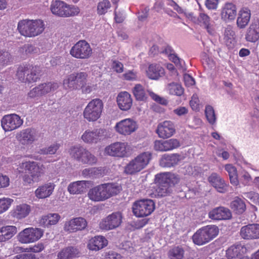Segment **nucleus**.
<instances>
[{"instance_id": "c9c22d12", "label": "nucleus", "mask_w": 259, "mask_h": 259, "mask_svg": "<svg viewBox=\"0 0 259 259\" xmlns=\"http://www.w3.org/2000/svg\"><path fill=\"white\" fill-rule=\"evenodd\" d=\"M232 217L230 210L224 207H219L211 210V219L221 220L229 219Z\"/></svg>"}, {"instance_id": "13d9d810", "label": "nucleus", "mask_w": 259, "mask_h": 259, "mask_svg": "<svg viewBox=\"0 0 259 259\" xmlns=\"http://www.w3.org/2000/svg\"><path fill=\"white\" fill-rule=\"evenodd\" d=\"M60 145L58 144H54L51 145L47 148H44L41 150V153L44 154H54L59 149Z\"/></svg>"}, {"instance_id": "c03bdc74", "label": "nucleus", "mask_w": 259, "mask_h": 259, "mask_svg": "<svg viewBox=\"0 0 259 259\" xmlns=\"http://www.w3.org/2000/svg\"><path fill=\"white\" fill-rule=\"evenodd\" d=\"M211 185L219 192L223 193L226 191L224 180L215 173L211 174Z\"/></svg>"}, {"instance_id": "8fccbe9b", "label": "nucleus", "mask_w": 259, "mask_h": 259, "mask_svg": "<svg viewBox=\"0 0 259 259\" xmlns=\"http://www.w3.org/2000/svg\"><path fill=\"white\" fill-rule=\"evenodd\" d=\"M168 92L171 95L181 96L184 93L183 88L179 84L170 83L167 87Z\"/></svg>"}, {"instance_id": "052dcab7", "label": "nucleus", "mask_w": 259, "mask_h": 259, "mask_svg": "<svg viewBox=\"0 0 259 259\" xmlns=\"http://www.w3.org/2000/svg\"><path fill=\"white\" fill-rule=\"evenodd\" d=\"M87 79L84 81V83L80 86V89L81 90L82 93L83 94H89L95 90L94 85L92 84H87Z\"/></svg>"}, {"instance_id": "de8ad7c7", "label": "nucleus", "mask_w": 259, "mask_h": 259, "mask_svg": "<svg viewBox=\"0 0 259 259\" xmlns=\"http://www.w3.org/2000/svg\"><path fill=\"white\" fill-rule=\"evenodd\" d=\"M231 207L236 213H241L245 209V204L241 199L236 197L231 203Z\"/></svg>"}, {"instance_id": "680f3d73", "label": "nucleus", "mask_w": 259, "mask_h": 259, "mask_svg": "<svg viewBox=\"0 0 259 259\" xmlns=\"http://www.w3.org/2000/svg\"><path fill=\"white\" fill-rule=\"evenodd\" d=\"M10 185V178L0 173V189L6 188Z\"/></svg>"}, {"instance_id": "f257e3e1", "label": "nucleus", "mask_w": 259, "mask_h": 259, "mask_svg": "<svg viewBox=\"0 0 259 259\" xmlns=\"http://www.w3.org/2000/svg\"><path fill=\"white\" fill-rule=\"evenodd\" d=\"M180 178L171 172H162L155 176L154 182L157 185L154 190L148 191V195L152 198L162 197L169 195L172 190L171 187L179 183Z\"/></svg>"}, {"instance_id": "0e129e2a", "label": "nucleus", "mask_w": 259, "mask_h": 259, "mask_svg": "<svg viewBox=\"0 0 259 259\" xmlns=\"http://www.w3.org/2000/svg\"><path fill=\"white\" fill-rule=\"evenodd\" d=\"M188 112V109L185 107H179L174 110V113L179 116H181L187 114Z\"/></svg>"}, {"instance_id": "b1692460", "label": "nucleus", "mask_w": 259, "mask_h": 259, "mask_svg": "<svg viewBox=\"0 0 259 259\" xmlns=\"http://www.w3.org/2000/svg\"><path fill=\"white\" fill-rule=\"evenodd\" d=\"M193 242L198 245H203L210 240V226H206L198 230L192 236Z\"/></svg>"}, {"instance_id": "39448f33", "label": "nucleus", "mask_w": 259, "mask_h": 259, "mask_svg": "<svg viewBox=\"0 0 259 259\" xmlns=\"http://www.w3.org/2000/svg\"><path fill=\"white\" fill-rule=\"evenodd\" d=\"M152 158L149 152H144L132 160L125 166L124 172L128 175H134L145 168Z\"/></svg>"}, {"instance_id": "69168bd1", "label": "nucleus", "mask_w": 259, "mask_h": 259, "mask_svg": "<svg viewBox=\"0 0 259 259\" xmlns=\"http://www.w3.org/2000/svg\"><path fill=\"white\" fill-rule=\"evenodd\" d=\"M44 248L45 247L44 244L41 243H39L30 247L29 249L31 251L33 252L37 253L41 252L42 250H43Z\"/></svg>"}, {"instance_id": "37998d69", "label": "nucleus", "mask_w": 259, "mask_h": 259, "mask_svg": "<svg viewBox=\"0 0 259 259\" xmlns=\"http://www.w3.org/2000/svg\"><path fill=\"white\" fill-rule=\"evenodd\" d=\"M30 211V207L26 204H22L17 205L14 210L13 217L20 219L25 218L28 215Z\"/></svg>"}, {"instance_id": "e433bc0d", "label": "nucleus", "mask_w": 259, "mask_h": 259, "mask_svg": "<svg viewBox=\"0 0 259 259\" xmlns=\"http://www.w3.org/2000/svg\"><path fill=\"white\" fill-rule=\"evenodd\" d=\"M235 32L233 27L228 25L225 29L224 32V41L226 46L229 48H233L235 44Z\"/></svg>"}, {"instance_id": "79ce46f5", "label": "nucleus", "mask_w": 259, "mask_h": 259, "mask_svg": "<svg viewBox=\"0 0 259 259\" xmlns=\"http://www.w3.org/2000/svg\"><path fill=\"white\" fill-rule=\"evenodd\" d=\"M107 199L119 194L121 190L120 186L115 183L103 184Z\"/></svg>"}, {"instance_id": "2f4dec72", "label": "nucleus", "mask_w": 259, "mask_h": 259, "mask_svg": "<svg viewBox=\"0 0 259 259\" xmlns=\"http://www.w3.org/2000/svg\"><path fill=\"white\" fill-rule=\"evenodd\" d=\"M55 186L53 183H48L39 186L35 191V196L38 199L49 197L54 191Z\"/></svg>"}, {"instance_id": "473e14b6", "label": "nucleus", "mask_w": 259, "mask_h": 259, "mask_svg": "<svg viewBox=\"0 0 259 259\" xmlns=\"http://www.w3.org/2000/svg\"><path fill=\"white\" fill-rule=\"evenodd\" d=\"M251 17L250 11L247 8H242L238 13L236 24L240 29L244 28L250 21Z\"/></svg>"}, {"instance_id": "7c9ffc66", "label": "nucleus", "mask_w": 259, "mask_h": 259, "mask_svg": "<svg viewBox=\"0 0 259 259\" xmlns=\"http://www.w3.org/2000/svg\"><path fill=\"white\" fill-rule=\"evenodd\" d=\"M181 156L178 153L165 154L160 161V163L163 167H170L174 166L180 161Z\"/></svg>"}, {"instance_id": "a18cd8bd", "label": "nucleus", "mask_w": 259, "mask_h": 259, "mask_svg": "<svg viewBox=\"0 0 259 259\" xmlns=\"http://www.w3.org/2000/svg\"><path fill=\"white\" fill-rule=\"evenodd\" d=\"M184 253L185 250L182 246H176L168 250L167 256L169 259H183Z\"/></svg>"}, {"instance_id": "c85d7f7f", "label": "nucleus", "mask_w": 259, "mask_h": 259, "mask_svg": "<svg viewBox=\"0 0 259 259\" xmlns=\"http://www.w3.org/2000/svg\"><path fill=\"white\" fill-rule=\"evenodd\" d=\"M245 38L250 42H255L259 39V21L257 19L254 20L247 29Z\"/></svg>"}, {"instance_id": "9b49d317", "label": "nucleus", "mask_w": 259, "mask_h": 259, "mask_svg": "<svg viewBox=\"0 0 259 259\" xmlns=\"http://www.w3.org/2000/svg\"><path fill=\"white\" fill-rule=\"evenodd\" d=\"M44 231L37 228L29 227L20 232L17 237L19 242L29 244L38 241L42 236Z\"/></svg>"}, {"instance_id": "bf43d9fd", "label": "nucleus", "mask_w": 259, "mask_h": 259, "mask_svg": "<svg viewBox=\"0 0 259 259\" xmlns=\"http://www.w3.org/2000/svg\"><path fill=\"white\" fill-rule=\"evenodd\" d=\"M107 172V170L105 167H93V177H103Z\"/></svg>"}, {"instance_id": "5701e85b", "label": "nucleus", "mask_w": 259, "mask_h": 259, "mask_svg": "<svg viewBox=\"0 0 259 259\" xmlns=\"http://www.w3.org/2000/svg\"><path fill=\"white\" fill-rule=\"evenodd\" d=\"M87 225L88 223L85 219L78 217L66 222L64 225V230L69 232H76L84 230Z\"/></svg>"}, {"instance_id": "20e7f679", "label": "nucleus", "mask_w": 259, "mask_h": 259, "mask_svg": "<svg viewBox=\"0 0 259 259\" xmlns=\"http://www.w3.org/2000/svg\"><path fill=\"white\" fill-rule=\"evenodd\" d=\"M104 110V103L99 98L91 100L85 107L82 115L87 121L94 122L100 119Z\"/></svg>"}, {"instance_id": "3c124183", "label": "nucleus", "mask_w": 259, "mask_h": 259, "mask_svg": "<svg viewBox=\"0 0 259 259\" xmlns=\"http://www.w3.org/2000/svg\"><path fill=\"white\" fill-rule=\"evenodd\" d=\"M111 4L108 0H103L99 3L97 6L98 14L102 15L107 13L108 10L110 8Z\"/></svg>"}, {"instance_id": "864d4df0", "label": "nucleus", "mask_w": 259, "mask_h": 259, "mask_svg": "<svg viewBox=\"0 0 259 259\" xmlns=\"http://www.w3.org/2000/svg\"><path fill=\"white\" fill-rule=\"evenodd\" d=\"M252 181L250 175L245 170H243L240 172V181L244 186H248Z\"/></svg>"}, {"instance_id": "393cba45", "label": "nucleus", "mask_w": 259, "mask_h": 259, "mask_svg": "<svg viewBox=\"0 0 259 259\" xmlns=\"http://www.w3.org/2000/svg\"><path fill=\"white\" fill-rule=\"evenodd\" d=\"M93 185L91 181H78L70 183L68 186V191L71 194H79L85 192Z\"/></svg>"}, {"instance_id": "09e8293b", "label": "nucleus", "mask_w": 259, "mask_h": 259, "mask_svg": "<svg viewBox=\"0 0 259 259\" xmlns=\"http://www.w3.org/2000/svg\"><path fill=\"white\" fill-rule=\"evenodd\" d=\"M12 62V56L7 51L0 50V66L5 67Z\"/></svg>"}, {"instance_id": "a878e982", "label": "nucleus", "mask_w": 259, "mask_h": 259, "mask_svg": "<svg viewBox=\"0 0 259 259\" xmlns=\"http://www.w3.org/2000/svg\"><path fill=\"white\" fill-rule=\"evenodd\" d=\"M116 102L119 108L122 111L129 110L133 105L131 95L126 91L120 92L116 97Z\"/></svg>"}, {"instance_id": "6ab92c4d", "label": "nucleus", "mask_w": 259, "mask_h": 259, "mask_svg": "<svg viewBox=\"0 0 259 259\" xmlns=\"http://www.w3.org/2000/svg\"><path fill=\"white\" fill-rule=\"evenodd\" d=\"M58 87V84L56 82L41 83L30 90L28 93V96L31 98L41 97L54 91Z\"/></svg>"}, {"instance_id": "6e6552de", "label": "nucleus", "mask_w": 259, "mask_h": 259, "mask_svg": "<svg viewBox=\"0 0 259 259\" xmlns=\"http://www.w3.org/2000/svg\"><path fill=\"white\" fill-rule=\"evenodd\" d=\"M50 9L53 14L62 17L73 16L79 13V9L77 8L71 6L59 0L52 2Z\"/></svg>"}, {"instance_id": "e2e57ef3", "label": "nucleus", "mask_w": 259, "mask_h": 259, "mask_svg": "<svg viewBox=\"0 0 259 259\" xmlns=\"http://www.w3.org/2000/svg\"><path fill=\"white\" fill-rule=\"evenodd\" d=\"M123 76L126 80H135L137 78V72L134 70H129L126 72Z\"/></svg>"}, {"instance_id": "c756f323", "label": "nucleus", "mask_w": 259, "mask_h": 259, "mask_svg": "<svg viewBox=\"0 0 259 259\" xmlns=\"http://www.w3.org/2000/svg\"><path fill=\"white\" fill-rule=\"evenodd\" d=\"M237 14V9L232 3L226 4L222 9L221 17L226 22H230L235 20Z\"/></svg>"}, {"instance_id": "774afa93", "label": "nucleus", "mask_w": 259, "mask_h": 259, "mask_svg": "<svg viewBox=\"0 0 259 259\" xmlns=\"http://www.w3.org/2000/svg\"><path fill=\"white\" fill-rule=\"evenodd\" d=\"M35 255L32 254H21L15 256L13 259H35Z\"/></svg>"}, {"instance_id": "4c0bfd02", "label": "nucleus", "mask_w": 259, "mask_h": 259, "mask_svg": "<svg viewBox=\"0 0 259 259\" xmlns=\"http://www.w3.org/2000/svg\"><path fill=\"white\" fill-rule=\"evenodd\" d=\"M60 219V216L58 213H49L44 215L39 220V224L44 227H49L52 225H56Z\"/></svg>"}, {"instance_id": "4d7b16f0", "label": "nucleus", "mask_w": 259, "mask_h": 259, "mask_svg": "<svg viewBox=\"0 0 259 259\" xmlns=\"http://www.w3.org/2000/svg\"><path fill=\"white\" fill-rule=\"evenodd\" d=\"M149 94L151 98L155 102L162 105H167L168 104V102L166 99L160 97L152 92H149Z\"/></svg>"}, {"instance_id": "49530a36", "label": "nucleus", "mask_w": 259, "mask_h": 259, "mask_svg": "<svg viewBox=\"0 0 259 259\" xmlns=\"http://www.w3.org/2000/svg\"><path fill=\"white\" fill-rule=\"evenodd\" d=\"M132 92L137 101H145L147 98L144 88L140 84H136L133 89Z\"/></svg>"}, {"instance_id": "cd10ccee", "label": "nucleus", "mask_w": 259, "mask_h": 259, "mask_svg": "<svg viewBox=\"0 0 259 259\" xmlns=\"http://www.w3.org/2000/svg\"><path fill=\"white\" fill-rule=\"evenodd\" d=\"M88 196L91 200L95 202L103 201L107 200L103 184H101L91 189Z\"/></svg>"}, {"instance_id": "ea45409f", "label": "nucleus", "mask_w": 259, "mask_h": 259, "mask_svg": "<svg viewBox=\"0 0 259 259\" xmlns=\"http://www.w3.org/2000/svg\"><path fill=\"white\" fill-rule=\"evenodd\" d=\"M78 253V250L76 247L68 246L58 252L57 259H70L76 257Z\"/></svg>"}, {"instance_id": "f8f14e48", "label": "nucleus", "mask_w": 259, "mask_h": 259, "mask_svg": "<svg viewBox=\"0 0 259 259\" xmlns=\"http://www.w3.org/2000/svg\"><path fill=\"white\" fill-rule=\"evenodd\" d=\"M72 157L83 164H93L97 162V158L89 151L81 146H74L70 149Z\"/></svg>"}, {"instance_id": "4be33fe9", "label": "nucleus", "mask_w": 259, "mask_h": 259, "mask_svg": "<svg viewBox=\"0 0 259 259\" xmlns=\"http://www.w3.org/2000/svg\"><path fill=\"white\" fill-rule=\"evenodd\" d=\"M180 146V141L174 138L165 141L156 140L154 142L155 150L159 151H171L179 148Z\"/></svg>"}, {"instance_id": "bb28decb", "label": "nucleus", "mask_w": 259, "mask_h": 259, "mask_svg": "<svg viewBox=\"0 0 259 259\" xmlns=\"http://www.w3.org/2000/svg\"><path fill=\"white\" fill-rule=\"evenodd\" d=\"M147 77L152 80H158L165 75V70L159 64H150L146 70Z\"/></svg>"}, {"instance_id": "412c9836", "label": "nucleus", "mask_w": 259, "mask_h": 259, "mask_svg": "<svg viewBox=\"0 0 259 259\" xmlns=\"http://www.w3.org/2000/svg\"><path fill=\"white\" fill-rule=\"evenodd\" d=\"M241 237L244 239L259 238V224H252L243 226L240 231Z\"/></svg>"}, {"instance_id": "9d476101", "label": "nucleus", "mask_w": 259, "mask_h": 259, "mask_svg": "<svg viewBox=\"0 0 259 259\" xmlns=\"http://www.w3.org/2000/svg\"><path fill=\"white\" fill-rule=\"evenodd\" d=\"M88 77L87 72H73L66 77L63 80V85L65 89L70 91L80 90V86L84 83Z\"/></svg>"}, {"instance_id": "1a4fd4ad", "label": "nucleus", "mask_w": 259, "mask_h": 259, "mask_svg": "<svg viewBox=\"0 0 259 259\" xmlns=\"http://www.w3.org/2000/svg\"><path fill=\"white\" fill-rule=\"evenodd\" d=\"M70 54L76 59H88L93 55V50L86 40H80L71 48Z\"/></svg>"}, {"instance_id": "6e6d98bb", "label": "nucleus", "mask_w": 259, "mask_h": 259, "mask_svg": "<svg viewBox=\"0 0 259 259\" xmlns=\"http://www.w3.org/2000/svg\"><path fill=\"white\" fill-rule=\"evenodd\" d=\"M13 201V199L10 198L0 199V214L6 211Z\"/></svg>"}, {"instance_id": "423d86ee", "label": "nucleus", "mask_w": 259, "mask_h": 259, "mask_svg": "<svg viewBox=\"0 0 259 259\" xmlns=\"http://www.w3.org/2000/svg\"><path fill=\"white\" fill-rule=\"evenodd\" d=\"M40 73V70L38 66L26 64L18 67L16 75L21 81L32 83L36 82L39 79Z\"/></svg>"}, {"instance_id": "2eb2a0df", "label": "nucleus", "mask_w": 259, "mask_h": 259, "mask_svg": "<svg viewBox=\"0 0 259 259\" xmlns=\"http://www.w3.org/2000/svg\"><path fill=\"white\" fill-rule=\"evenodd\" d=\"M130 146L126 142H116L107 146L105 152L110 156L124 157L128 155Z\"/></svg>"}, {"instance_id": "a19ab883", "label": "nucleus", "mask_w": 259, "mask_h": 259, "mask_svg": "<svg viewBox=\"0 0 259 259\" xmlns=\"http://www.w3.org/2000/svg\"><path fill=\"white\" fill-rule=\"evenodd\" d=\"M225 169L228 173L230 183L234 186L239 184L237 168L231 164H227L225 165Z\"/></svg>"}, {"instance_id": "58836bf2", "label": "nucleus", "mask_w": 259, "mask_h": 259, "mask_svg": "<svg viewBox=\"0 0 259 259\" xmlns=\"http://www.w3.org/2000/svg\"><path fill=\"white\" fill-rule=\"evenodd\" d=\"M246 248L241 244L234 245L230 247L227 250L226 255L228 259H232L238 255L245 253Z\"/></svg>"}, {"instance_id": "a211bd4d", "label": "nucleus", "mask_w": 259, "mask_h": 259, "mask_svg": "<svg viewBox=\"0 0 259 259\" xmlns=\"http://www.w3.org/2000/svg\"><path fill=\"white\" fill-rule=\"evenodd\" d=\"M122 219L121 213L113 212L100 222V228L104 230H110L116 228L120 225Z\"/></svg>"}, {"instance_id": "f03ea898", "label": "nucleus", "mask_w": 259, "mask_h": 259, "mask_svg": "<svg viewBox=\"0 0 259 259\" xmlns=\"http://www.w3.org/2000/svg\"><path fill=\"white\" fill-rule=\"evenodd\" d=\"M45 28V23L41 19H24L18 22L17 29L21 35L30 38L41 34Z\"/></svg>"}, {"instance_id": "0eeeda50", "label": "nucleus", "mask_w": 259, "mask_h": 259, "mask_svg": "<svg viewBox=\"0 0 259 259\" xmlns=\"http://www.w3.org/2000/svg\"><path fill=\"white\" fill-rule=\"evenodd\" d=\"M155 208V202L149 199L137 200L132 206L133 214L138 218H144L150 215Z\"/></svg>"}, {"instance_id": "72a5a7b5", "label": "nucleus", "mask_w": 259, "mask_h": 259, "mask_svg": "<svg viewBox=\"0 0 259 259\" xmlns=\"http://www.w3.org/2000/svg\"><path fill=\"white\" fill-rule=\"evenodd\" d=\"M16 226L7 225L0 228V242L11 239L17 233Z\"/></svg>"}, {"instance_id": "aec40b11", "label": "nucleus", "mask_w": 259, "mask_h": 259, "mask_svg": "<svg viewBox=\"0 0 259 259\" xmlns=\"http://www.w3.org/2000/svg\"><path fill=\"white\" fill-rule=\"evenodd\" d=\"M156 133L160 138L164 139L169 138L176 133L175 124L170 120L161 122L158 124Z\"/></svg>"}, {"instance_id": "7ed1b4c3", "label": "nucleus", "mask_w": 259, "mask_h": 259, "mask_svg": "<svg viewBox=\"0 0 259 259\" xmlns=\"http://www.w3.org/2000/svg\"><path fill=\"white\" fill-rule=\"evenodd\" d=\"M24 170L28 174H25L22 177L24 185H30L40 180L41 176L44 174V166L42 164L35 161H26L23 163Z\"/></svg>"}, {"instance_id": "5fc2aeb1", "label": "nucleus", "mask_w": 259, "mask_h": 259, "mask_svg": "<svg viewBox=\"0 0 259 259\" xmlns=\"http://www.w3.org/2000/svg\"><path fill=\"white\" fill-rule=\"evenodd\" d=\"M189 103L193 110L195 111H198L199 110L201 105L197 94H194L193 95Z\"/></svg>"}, {"instance_id": "ddd939ff", "label": "nucleus", "mask_w": 259, "mask_h": 259, "mask_svg": "<svg viewBox=\"0 0 259 259\" xmlns=\"http://www.w3.org/2000/svg\"><path fill=\"white\" fill-rule=\"evenodd\" d=\"M114 128L119 135L127 136L136 132L138 125L134 119L127 118L116 122Z\"/></svg>"}, {"instance_id": "f704fd0d", "label": "nucleus", "mask_w": 259, "mask_h": 259, "mask_svg": "<svg viewBox=\"0 0 259 259\" xmlns=\"http://www.w3.org/2000/svg\"><path fill=\"white\" fill-rule=\"evenodd\" d=\"M107 244L108 241L105 237L97 236L90 240L88 247L90 250L97 251L107 246Z\"/></svg>"}, {"instance_id": "4468645a", "label": "nucleus", "mask_w": 259, "mask_h": 259, "mask_svg": "<svg viewBox=\"0 0 259 259\" xmlns=\"http://www.w3.org/2000/svg\"><path fill=\"white\" fill-rule=\"evenodd\" d=\"M38 137V132L36 129L28 127L18 133L16 138L21 145L27 146L36 141Z\"/></svg>"}, {"instance_id": "f3484780", "label": "nucleus", "mask_w": 259, "mask_h": 259, "mask_svg": "<svg viewBox=\"0 0 259 259\" xmlns=\"http://www.w3.org/2000/svg\"><path fill=\"white\" fill-rule=\"evenodd\" d=\"M23 123V120L16 114L6 115L1 120L2 126L5 132H11L18 128Z\"/></svg>"}, {"instance_id": "603ef678", "label": "nucleus", "mask_w": 259, "mask_h": 259, "mask_svg": "<svg viewBox=\"0 0 259 259\" xmlns=\"http://www.w3.org/2000/svg\"><path fill=\"white\" fill-rule=\"evenodd\" d=\"M199 23L200 25L203 26L208 33H210L209 26V17L204 13H200L198 18Z\"/></svg>"}, {"instance_id": "338daca9", "label": "nucleus", "mask_w": 259, "mask_h": 259, "mask_svg": "<svg viewBox=\"0 0 259 259\" xmlns=\"http://www.w3.org/2000/svg\"><path fill=\"white\" fill-rule=\"evenodd\" d=\"M113 68L117 73H121L123 71V65L119 61H114Z\"/></svg>"}, {"instance_id": "dca6fc26", "label": "nucleus", "mask_w": 259, "mask_h": 259, "mask_svg": "<svg viewBox=\"0 0 259 259\" xmlns=\"http://www.w3.org/2000/svg\"><path fill=\"white\" fill-rule=\"evenodd\" d=\"M105 129L99 128L88 129L81 136L82 141L88 144H97L104 140L106 137Z\"/></svg>"}]
</instances>
